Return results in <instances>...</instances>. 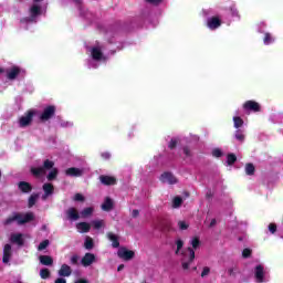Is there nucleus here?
<instances>
[{"mask_svg": "<svg viewBox=\"0 0 283 283\" xmlns=\"http://www.w3.org/2000/svg\"><path fill=\"white\" fill-rule=\"evenodd\" d=\"M30 171H31L32 176H34V178H41V176H45V174H48V171H50L49 175L46 176V179L50 182H52V180H56V178H59V168H54V161H52L50 159H45L41 167H31Z\"/></svg>", "mask_w": 283, "mask_h": 283, "instance_id": "1", "label": "nucleus"}, {"mask_svg": "<svg viewBox=\"0 0 283 283\" xmlns=\"http://www.w3.org/2000/svg\"><path fill=\"white\" fill-rule=\"evenodd\" d=\"M191 247L192 248H187V250L181 252L182 259H181V266L184 271L189 270V266L193 260H196V249L200 247V239L198 237H195L191 240ZM195 249V250H193Z\"/></svg>", "mask_w": 283, "mask_h": 283, "instance_id": "2", "label": "nucleus"}, {"mask_svg": "<svg viewBox=\"0 0 283 283\" xmlns=\"http://www.w3.org/2000/svg\"><path fill=\"white\" fill-rule=\"evenodd\" d=\"M34 220V212H27L24 216L21 212H13L7 219L2 221L3 227H10L13 222H17L19 227L28 224Z\"/></svg>", "mask_w": 283, "mask_h": 283, "instance_id": "3", "label": "nucleus"}, {"mask_svg": "<svg viewBox=\"0 0 283 283\" xmlns=\"http://www.w3.org/2000/svg\"><path fill=\"white\" fill-rule=\"evenodd\" d=\"M55 114H56V106L49 105L44 107L42 114L40 115V120H42V123H45V120H50L54 118Z\"/></svg>", "mask_w": 283, "mask_h": 283, "instance_id": "4", "label": "nucleus"}, {"mask_svg": "<svg viewBox=\"0 0 283 283\" xmlns=\"http://www.w3.org/2000/svg\"><path fill=\"white\" fill-rule=\"evenodd\" d=\"M36 115V111H28L24 116L20 117L19 119V126L20 127H28L32 125V120L34 116Z\"/></svg>", "mask_w": 283, "mask_h": 283, "instance_id": "5", "label": "nucleus"}, {"mask_svg": "<svg viewBox=\"0 0 283 283\" xmlns=\"http://www.w3.org/2000/svg\"><path fill=\"white\" fill-rule=\"evenodd\" d=\"M117 255L120 260H125V262H129V260H134L136 252L133 250H127V248H120L117 251Z\"/></svg>", "mask_w": 283, "mask_h": 283, "instance_id": "6", "label": "nucleus"}, {"mask_svg": "<svg viewBox=\"0 0 283 283\" xmlns=\"http://www.w3.org/2000/svg\"><path fill=\"white\" fill-rule=\"evenodd\" d=\"M4 73H7L8 81H17V77L21 74V67L14 65L4 70Z\"/></svg>", "mask_w": 283, "mask_h": 283, "instance_id": "7", "label": "nucleus"}, {"mask_svg": "<svg viewBox=\"0 0 283 283\" xmlns=\"http://www.w3.org/2000/svg\"><path fill=\"white\" fill-rule=\"evenodd\" d=\"M99 182L104 185V187H114L118 182V179L114 176L101 175Z\"/></svg>", "mask_w": 283, "mask_h": 283, "instance_id": "8", "label": "nucleus"}, {"mask_svg": "<svg viewBox=\"0 0 283 283\" xmlns=\"http://www.w3.org/2000/svg\"><path fill=\"white\" fill-rule=\"evenodd\" d=\"M160 182H168V185H176L178 179L171 172H164L159 177Z\"/></svg>", "mask_w": 283, "mask_h": 283, "instance_id": "9", "label": "nucleus"}, {"mask_svg": "<svg viewBox=\"0 0 283 283\" xmlns=\"http://www.w3.org/2000/svg\"><path fill=\"white\" fill-rule=\"evenodd\" d=\"M243 108L248 112H261L262 107L260 106V103L255 101H247L243 104Z\"/></svg>", "mask_w": 283, "mask_h": 283, "instance_id": "10", "label": "nucleus"}, {"mask_svg": "<svg viewBox=\"0 0 283 283\" xmlns=\"http://www.w3.org/2000/svg\"><path fill=\"white\" fill-rule=\"evenodd\" d=\"M222 25V20L219 17H211L207 21V27L209 30H218Z\"/></svg>", "mask_w": 283, "mask_h": 283, "instance_id": "11", "label": "nucleus"}, {"mask_svg": "<svg viewBox=\"0 0 283 283\" xmlns=\"http://www.w3.org/2000/svg\"><path fill=\"white\" fill-rule=\"evenodd\" d=\"M96 262V255L94 253H85V255L81 260V264L84 266H92Z\"/></svg>", "mask_w": 283, "mask_h": 283, "instance_id": "12", "label": "nucleus"}, {"mask_svg": "<svg viewBox=\"0 0 283 283\" xmlns=\"http://www.w3.org/2000/svg\"><path fill=\"white\" fill-rule=\"evenodd\" d=\"M10 258H12V245L10 243H7L3 247V256H2L3 264H8V262H10Z\"/></svg>", "mask_w": 283, "mask_h": 283, "instance_id": "13", "label": "nucleus"}, {"mask_svg": "<svg viewBox=\"0 0 283 283\" xmlns=\"http://www.w3.org/2000/svg\"><path fill=\"white\" fill-rule=\"evenodd\" d=\"M65 176H69L70 178H81V176H83V169L71 167L65 170Z\"/></svg>", "mask_w": 283, "mask_h": 283, "instance_id": "14", "label": "nucleus"}, {"mask_svg": "<svg viewBox=\"0 0 283 283\" xmlns=\"http://www.w3.org/2000/svg\"><path fill=\"white\" fill-rule=\"evenodd\" d=\"M254 277H255L256 282H259V283L264 282V266H262L261 264L255 266Z\"/></svg>", "mask_w": 283, "mask_h": 283, "instance_id": "15", "label": "nucleus"}, {"mask_svg": "<svg viewBox=\"0 0 283 283\" xmlns=\"http://www.w3.org/2000/svg\"><path fill=\"white\" fill-rule=\"evenodd\" d=\"M42 189L44 191V195L42 196V200H48L52 193H54V185L52 184H44L42 186Z\"/></svg>", "mask_w": 283, "mask_h": 283, "instance_id": "16", "label": "nucleus"}, {"mask_svg": "<svg viewBox=\"0 0 283 283\" xmlns=\"http://www.w3.org/2000/svg\"><path fill=\"white\" fill-rule=\"evenodd\" d=\"M57 275H60V277H70V275H72V268L65 263L62 264L57 271Z\"/></svg>", "mask_w": 283, "mask_h": 283, "instance_id": "17", "label": "nucleus"}, {"mask_svg": "<svg viewBox=\"0 0 283 283\" xmlns=\"http://www.w3.org/2000/svg\"><path fill=\"white\" fill-rule=\"evenodd\" d=\"M10 242H12V244H18V247H23V244L25 243L23 241V234L22 233L11 234Z\"/></svg>", "mask_w": 283, "mask_h": 283, "instance_id": "18", "label": "nucleus"}, {"mask_svg": "<svg viewBox=\"0 0 283 283\" xmlns=\"http://www.w3.org/2000/svg\"><path fill=\"white\" fill-rule=\"evenodd\" d=\"M18 189L22 192V193H30L32 191V184L28 182V181H20L18 184Z\"/></svg>", "mask_w": 283, "mask_h": 283, "instance_id": "19", "label": "nucleus"}, {"mask_svg": "<svg viewBox=\"0 0 283 283\" xmlns=\"http://www.w3.org/2000/svg\"><path fill=\"white\" fill-rule=\"evenodd\" d=\"M66 218L67 220L76 221L81 218V214H78V210H76V208H69L66 211Z\"/></svg>", "mask_w": 283, "mask_h": 283, "instance_id": "20", "label": "nucleus"}, {"mask_svg": "<svg viewBox=\"0 0 283 283\" xmlns=\"http://www.w3.org/2000/svg\"><path fill=\"white\" fill-rule=\"evenodd\" d=\"M102 211H112V209H114V200H112V198L106 197L104 202L102 203Z\"/></svg>", "mask_w": 283, "mask_h": 283, "instance_id": "21", "label": "nucleus"}, {"mask_svg": "<svg viewBox=\"0 0 283 283\" xmlns=\"http://www.w3.org/2000/svg\"><path fill=\"white\" fill-rule=\"evenodd\" d=\"M107 238L112 242L113 249H118V247H120V241H118V235L114 234L113 232H108Z\"/></svg>", "mask_w": 283, "mask_h": 283, "instance_id": "22", "label": "nucleus"}, {"mask_svg": "<svg viewBox=\"0 0 283 283\" xmlns=\"http://www.w3.org/2000/svg\"><path fill=\"white\" fill-rule=\"evenodd\" d=\"M39 260L43 266H52V264H54V259H52L50 255H40Z\"/></svg>", "mask_w": 283, "mask_h": 283, "instance_id": "23", "label": "nucleus"}, {"mask_svg": "<svg viewBox=\"0 0 283 283\" xmlns=\"http://www.w3.org/2000/svg\"><path fill=\"white\" fill-rule=\"evenodd\" d=\"M41 6L39 4H33L31 8H30V17L31 19H36V17H41Z\"/></svg>", "mask_w": 283, "mask_h": 283, "instance_id": "24", "label": "nucleus"}, {"mask_svg": "<svg viewBox=\"0 0 283 283\" xmlns=\"http://www.w3.org/2000/svg\"><path fill=\"white\" fill-rule=\"evenodd\" d=\"M76 229L81 231V233H90V230L92 229V226L87 222H80L76 224Z\"/></svg>", "mask_w": 283, "mask_h": 283, "instance_id": "25", "label": "nucleus"}, {"mask_svg": "<svg viewBox=\"0 0 283 283\" xmlns=\"http://www.w3.org/2000/svg\"><path fill=\"white\" fill-rule=\"evenodd\" d=\"M91 54L94 61H101V59H103V51L98 48H93Z\"/></svg>", "mask_w": 283, "mask_h": 283, "instance_id": "26", "label": "nucleus"}, {"mask_svg": "<svg viewBox=\"0 0 283 283\" xmlns=\"http://www.w3.org/2000/svg\"><path fill=\"white\" fill-rule=\"evenodd\" d=\"M38 200H39V193H32L28 199L29 209H32V207H34V205H36Z\"/></svg>", "mask_w": 283, "mask_h": 283, "instance_id": "27", "label": "nucleus"}, {"mask_svg": "<svg viewBox=\"0 0 283 283\" xmlns=\"http://www.w3.org/2000/svg\"><path fill=\"white\" fill-rule=\"evenodd\" d=\"M235 163H238V156H235V154L230 153L227 155V165H229V167H231L232 165H235Z\"/></svg>", "mask_w": 283, "mask_h": 283, "instance_id": "28", "label": "nucleus"}, {"mask_svg": "<svg viewBox=\"0 0 283 283\" xmlns=\"http://www.w3.org/2000/svg\"><path fill=\"white\" fill-rule=\"evenodd\" d=\"M84 249L87 251H92V249H94V239H92V237H86L84 241Z\"/></svg>", "mask_w": 283, "mask_h": 283, "instance_id": "29", "label": "nucleus"}, {"mask_svg": "<svg viewBox=\"0 0 283 283\" xmlns=\"http://www.w3.org/2000/svg\"><path fill=\"white\" fill-rule=\"evenodd\" d=\"M247 176H255V166L252 163L245 164Z\"/></svg>", "mask_w": 283, "mask_h": 283, "instance_id": "30", "label": "nucleus"}, {"mask_svg": "<svg viewBox=\"0 0 283 283\" xmlns=\"http://www.w3.org/2000/svg\"><path fill=\"white\" fill-rule=\"evenodd\" d=\"M92 213H94V208H93V207L84 208V209L81 211L82 218H90V216H92Z\"/></svg>", "mask_w": 283, "mask_h": 283, "instance_id": "31", "label": "nucleus"}, {"mask_svg": "<svg viewBox=\"0 0 283 283\" xmlns=\"http://www.w3.org/2000/svg\"><path fill=\"white\" fill-rule=\"evenodd\" d=\"M234 138L239 142V143H244L245 136H244V132L238 129L234 133Z\"/></svg>", "mask_w": 283, "mask_h": 283, "instance_id": "32", "label": "nucleus"}, {"mask_svg": "<svg viewBox=\"0 0 283 283\" xmlns=\"http://www.w3.org/2000/svg\"><path fill=\"white\" fill-rule=\"evenodd\" d=\"M51 273H50V269L44 268L42 270H40V276L42 280H48V277H50Z\"/></svg>", "mask_w": 283, "mask_h": 283, "instance_id": "33", "label": "nucleus"}, {"mask_svg": "<svg viewBox=\"0 0 283 283\" xmlns=\"http://www.w3.org/2000/svg\"><path fill=\"white\" fill-rule=\"evenodd\" d=\"M233 123H234L235 129H240V127L244 125V120L241 119V117H233Z\"/></svg>", "mask_w": 283, "mask_h": 283, "instance_id": "34", "label": "nucleus"}, {"mask_svg": "<svg viewBox=\"0 0 283 283\" xmlns=\"http://www.w3.org/2000/svg\"><path fill=\"white\" fill-rule=\"evenodd\" d=\"M177 244V250L175 251L176 255L180 254V251L182 250V248L185 247V241H182L181 239H178L176 241Z\"/></svg>", "mask_w": 283, "mask_h": 283, "instance_id": "35", "label": "nucleus"}, {"mask_svg": "<svg viewBox=\"0 0 283 283\" xmlns=\"http://www.w3.org/2000/svg\"><path fill=\"white\" fill-rule=\"evenodd\" d=\"M182 205V197H175L172 200V207L175 209H178V207H181Z\"/></svg>", "mask_w": 283, "mask_h": 283, "instance_id": "36", "label": "nucleus"}, {"mask_svg": "<svg viewBox=\"0 0 283 283\" xmlns=\"http://www.w3.org/2000/svg\"><path fill=\"white\" fill-rule=\"evenodd\" d=\"M252 253H253V250H252V249L245 248V249H243V251H242V258H243L244 260H247V259L251 258Z\"/></svg>", "mask_w": 283, "mask_h": 283, "instance_id": "37", "label": "nucleus"}, {"mask_svg": "<svg viewBox=\"0 0 283 283\" xmlns=\"http://www.w3.org/2000/svg\"><path fill=\"white\" fill-rule=\"evenodd\" d=\"M50 247V240H44L42 241L39 247H38V251H45V248Z\"/></svg>", "mask_w": 283, "mask_h": 283, "instance_id": "38", "label": "nucleus"}, {"mask_svg": "<svg viewBox=\"0 0 283 283\" xmlns=\"http://www.w3.org/2000/svg\"><path fill=\"white\" fill-rule=\"evenodd\" d=\"M263 43L265 45H271V43H273V38L271 36V33H265Z\"/></svg>", "mask_w": 283, "mask_h": 283, "instance_id": "39", "label": "nucleus"}, {"mask_svg": "<svg viewBox=\"0 0 283 283\" xmlns=\"http://www.w3.org/2000/svg\"><path fill=\"white\" fill-rule=\"evenodd\" d=\"M78 260H81V258L77 254H73L70 260L72 266H78Z\"/></svg>", "mask_w": 283, "mask_h": 283, "instance_id": "40", "label": "nucleus"}, {"mask_svg": "<svg viewBox=\"0 0 283 283\" xmlns=\"http://www.w3.org/2000/svg\"><path fill=\"white\" fill-rule=\"evenodd\" d=\"M168 147H169L170 149H176V147H178V139L171 138V139H170V143L168 144Z\"/></svg>", "mask_w": 283, "mask_h": 283, "instance_id": "41", "label": "nucleus"}, {"mask_svg": "<svg viewBox=\"0 0 283 283\" xmlns=\"http://www.w3.org/2000/svg\"><path fill=\"white\" fill-rule=\"evenodd\" d=\"M178 227L181 231H187V229H189V224H187L185 221H179Z\"/></svg>", "mask_w": 283, "mask_h": 283, "instance_id": "42", "label": "nucleus"}, {"mask_svg": "<svg viewBox=\"0 0 283 283\" xmlns=\"http://www.w3.org/2000/svg\"><path fill=\"white\" fill-rule=\"evenodd\" d=\"M270 233H276L277 232V224L275 223H270L269 227H268Z\"/></svg>", "mask_w": 283, "mask_h": 283, "instance_id": "43", "label": "nucleus"}, {"mask_svg": "<svg viewBox=\"0 0 283 283\" xmlns=\"http://www.w3.org/2000/svg\"><path fill=\"white\" fill-rule=\"evenodd\" d=\"M74 200L75 202H85V197H83L81 193H75Z\"/></svg>", "mask_w": 283, "mask_h": 283, "instance_id": "44", "label": "nucleus"}, {"mask_svg": "<svg viewBox=\"0 0 283 283\" xmlns=\"http://www.w3.org/2000/svg\"><path fill=\"white\" fill-rule=\"evenodd\" d=\"M182 151H184L186 158H191V149H189V146H185L182 148Z\"/></svg>", "mask_w": 283, "mask_h": 283, "instance_id": "45", "label": "nucleus"}, {"mask_svg": "<svg viewBox=\"0 0 283 283\" xmlns=\"http://www.w3.org/2000/svg\"><path fill=\"white\" fill-rule=\"evenodd\" d=\"M212 156H213L214 158H221V156H222V150H220L219 148L213 149V150H212Z\"/></svg>", "mask_w": 283, "mask_h": 283, "instance_id": "46", "label": "nucleus"}, {"mask_svg": "<svg viewBox=\"0 0 283 283\" xmlns=\"http://www.w3.org/2000/svg\"><path fill=\"white\" fill-rule=\"evenodd\" d=\"M211 273V269L209 266H205L202 272H201V277H207Z\"/></svg>", "mask_w": 283, "mask_h": 283, "instance_id": "47", "label": "nucleus"}, {"mask_svg": "<svg viewBox=\"0 0 283 283\" xmlns=\"http://www.w3.org/2000/svg\"><path fill=\"white\" fill-rule=\"evenodd\" d=\"M94 229H101L103 227V220L93 221Z\"/></svg>", "mask_w": 283, "mask_h": 283, "instance_id": "48", "label": "nucleus"}, {"mask_svg": "<svg viewBox=\"0 0 283 283\" xmlns=\"http://www.w3.org/2000/svg\"><path fill=\"white\" fill-rule=\"evenodd\" d=\"M101 157L103 158V160H109V158H112V154L105 151L101 154Z\"/></svg>", "mask_w": 283, "mask_h": 283, "instance_id": "49", "label": "nucleus"}, {"mask_svg": "<svg viewBox=\"0 0 283 283\" xmlns=\"http://www.w3.org/2000/svg\"><path fill=\"white\" fill-rule=\"evenodd\" d=\"M146 1L151 6H160V3H163V0H146Z\"/></svg>", "mask_w": 283, "mask_h": 283, "instance_id": "50", "label": "nucleus"}, {"mask_svg": "<svg viewBox=\"0 0 283 283\" xmlns=\"http://www.w3.org/2000/svg\"><path fill=\"white\" fill-rule=\"evenodd\" d=\"M228 275L230 277H235V269H233V268L228 269Z\"/></svg>", "mask_w": 283, "mask_h": 283, "instance_id": "51", "label": "nucleus"}, {"mask_svg": "<svg viewBox=\"0 0 283 283\" xmlns=\"http://www.w3.org/2000/svg\"><path fill=\"white\" fill-rule=\"evenodd\" d=\"M231 14H232V17H240L238 9H234V8H231Z\"/></svg>", "mask_w": 283, "mask_h": 283, "instance_id": "52", "label": "nucleus"}, {"mask_svg": "<svg viewBox=\"0 0 283 283\" xmlns=\"http://www.w3.org/2000/svg\"><path fill=\"white\" fill-rule=\"evenodd\" d=\"M139 216H140V211H138L137 209L133 210L132 212L133 218H138Z\"/></svg>", "mask_w": 283, "mask_h": 283, "instance_id": "53", "label": "nucleus"}, {"mask_svg": "<svg viewBox=\"0 0 283 283\" xmlns=\"http://www.w3.org/2000/svg\"><path fill=\"white\" fill-rule=\"evenodd\" d=\"M54 283H67V280H65L64 277H57Z\"/></svg>", "mask_w": 283, "mask_h": 283, "instance_id": "54", "label": "nucleus"}, {"mask_svg": "<svg viewBox=\"0 0 283 283\" xmlns=\"http://www.w3.org/2000/svg\"><path fill=\"white\" fill-rule=\"evenodd\" d=\"M164 231H171V223L170 222L166 223V226L164 227Z\"/></svg>", "mask_w": 283, "mask_h": 283, "instance_id": "55", "label": "nucleus"}, {"mask_svg": "<svg viewBox=\"0 0 283 283\" xmlns=\"http://www.w3.org/2000/svg\"><path fill=\"white\" fill-rule=\"evenodd\" d=\"M216 224H218V221L216 219H212L209 224V228L212 229V227H216Z\"/></svg>", "mask_w": 283, "mask_h": 283, "instance_id": "56", "label": "nucleus"}, {"mask_svg": "<svg viewBox=\"0 0 283 283\" xmlns=\"http://www.w3.org/2000/svg\"><path fill=\"white\" fill-rule=\"evenodd\" d=\"M75 283H90V281H87L85 279H80Z\"/></svg>", "mask_w": 283, "mask_h": 283, "instance_id": "57", "label": "nucleus"}, {"mask_svg": "<svg viewBox=\"0 0 283 283\" xmlns=\"http://www.w3.org/2000/svg\"><path fill=\"white\" fill-rule=\"evenodd\" d=\"M125 269L124 264L118 265L117 271H123Z\"/></svg>", "mask_w": 283, "mask_h": 283, "instance_id": "58", "label": "nucleus"}, {"mask_svg": "<svg viewBox=\"0 0 283 283\" xmlns=\"http://www.w3.org/2000/svg\"><path fill=\"white\" fill-rule=\"evenodd\" d=\"M0 74H6V69L0 67Z\"/></svg>", "mask_w": 283, "mask_h": 283, "instance_id": "59", "label": "nucleus"}, {"mask_svg": "<svg viewBox=\"0 0 283 283\" xmlns=\"http://www.w3.org/2000/svg\"><path fill=\"white\" fill-rule=\"evenodd\" d=\"M74 2L81 6V0H74Z\"/></svg>", "mask_w": 283, "mask_h": 283, "instance_id": "60", "label": "nucleus"}, {"mask_svg": "<svg viewBox=\"0 0 283 283\" xmlns=\"http://www.w3.org/2000/svg\"><path fill=\"white\" fill-rule=\"evenodd\" d=\"M207 198H211V195H210V193H207Z\"/></svg>", "mask_w": 283, "mask_h": 283, "instance_id": "61", "label": "nucleus"}, {"mask_svg": "<svg viewBox=\"0 0 283 283\" xmlns=\"http://www.w3.org/2000/svg\"><path fill=\"white\" fill-rule=\"evenodd\" d=\"M197 269H198V268L195 266V268H193V271H197Z\"/></svg>", "mask_w": 283, "mask_h": 283, "instance_id": "62", "label": "nucleus"}, {"mask_svg": "<svg viewBox=\"0 0 283 283\" xmlns=\"http://www.w3.org/2000/svg\"><path fill=\"white\" fill-rule=\"evenodd\" d=\"M35 1V3H38V1H41V0H34Z\"/></svg>", "mask_w": 283, "mask_h": 283, "instance_id": "63", "label": "nucleus"}, {"mask_svg": "<svg viewBox=\"0 0 283 283\" xmlns=\"http://www.w3.org/2000/svg\"><path fill=\"white\" fill-rule=\"evenodd\" d=\"M2 174H1V170H0V178H1Z\"/></svg>", "mask_w": 283, "mask_h": 283, "instance_id": "64", "label": "nucleus"}]
</instances>
